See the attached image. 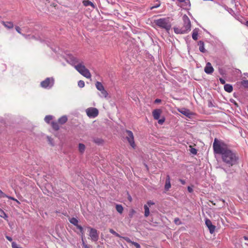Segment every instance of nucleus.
Segmentation results:
<instances>
[{"label": "nucleus", "mask_w": 248, "mask_h": 248, "mask_svg": "<svg viewBox=\"0 0 248 248\" xmlns=\"http://www.w3.org/2000/svg\"><path fill=\"white\" fill-rule=\"evenodd\" d=\"M214 153L220 155L224 164L228 167L235 166L238 163L239 157L237 154L229 148L223 141L215 138L213 144Z\"/></svg>", "instance_id": "f257e3e1"}, {"label": "nucleus", "mask_w": 248, "mask_h": 248, "mask_svg": "<svg viewBox=\"0 0 248 248\" xmlns=\"http://www.w3.org/2000/svg\"><path fill=\"white\" fill-rule=\"evenodd\" d=\"M72 64L74 65L75 68L83 76L87 78L90 79L91 78V74L89 70L86 68L84 62L78 58L72 57L70 58Z\"/></svg>", "instance_id": "f03ea898"}, {"label": "nucleus", "mask_w": 248, "mask_h": 248, "mask_svg": "<svg viewBox=\"0 0 248 248\" xmlns=\"http://www.w3.org/2000/svg\"><path fill=\"white\" fill-rule=\"evenodd\" d=\"M183 26L181 28L174 27V31L177 34H184L191 30V22L188 17L185 15L183 16Z\"/></svg>", "instance_id": "7ed1b4c3"}, {"label": "nucleus", "mask_w": 248, "mask_h": 248, "mask_svg": "<svg viewBox=\"0 0 248 248\" xmlns=\"http://www.w3.org/2000/svg\"><path fill=\"white\" fill-rule=\"evenodd\" d=\"M154 23L159 28L164 29L167 31H169L171 26L169 17L155 20Z\"/></svg>", "instance_id": "20e7f679"}, {"label": "nucleus", "mask_w": 248, "mask_h": 248, "mask_svg": "<svg viewBox=\"0 0 248 248\" xmlns=\"http://www.w3.org/2000/svg\"><path fill=\"white\" fill-rule=\"evenodd\" d=\"M89 235L90 236L92 241L96 242L99 239V233L94 228L88 227Z\"/></svg>", "instance_id": "39448f33"}, {"label": "nucleus", "mask_w": 248, "mask_h": 248, "mask_svg": "<svg viewBox=\"0 0 248 248\" xmlns=\"http://www.w3.org/2000/svg\"><path fill=\"white\" fill-rule=\"evenodd\" d=\"M87 115L89 117L95 118L98 115V110L95 108H89L86 110Z\"/></svg>", "instance_id": "423d86ee"}, {"label": "nucleus", "mask_w": 248, "mask_h": 248, "mask_svg": "<svg viewBox=\"0 0 248 248\" xmlns=\"http://www.w3.org/2000/svg\"><path fill=\"white\" fill-rule=\"evenodd\" d=\"M126 132L127 133L126 139L129 143L130 145L132 146L133 148H135L136 147V144L135 143L134 140V135L133 133L130 130H126Z\"/></svg>", "instance_id": "0eeeda50"}, {"label": "nucleus", "mask_w": 248, "mask_h": 248, "mask_svg": "<svg viewBox=\"0 0 248 248\" xmlns=\"http://www.w3.org/2000/svg\"><path fill=\"white\" fill-rule=\"evenodd\" d=\"M54 80L52 78H47L41 82V86L43 88L51 87L53 85Z\"/></svg>", "instance_id": "6e6552de"}, {"label": "nucleus", "mask_w": 248, "mask_h": 248, "mask_svg": "<svg viewBox=\"0 0 248 248\" xmlns=\"http://www.w3.org/2000/svg\"><path fill=\"white\" fill-rule=\"evenodd\" d=\"M69 220L71 223H72L74 225L76 226L77 227V228L79 230L81 234L82 235H83L84 232H83V228L81 226L79 225L78 224V220L77 218H76L75 217H72V218H70L69 219Z\"/></svg>", "instance_id": "1a4fd4ad"}, {"label": "nucleus", "mask_w": 248, "mask_h": 248, "mask_svg": "<svg viewBox=\"0 0 248 248\" xmlns=\"http://www.w3.org/2000/svg\"><path fill=\"white\" fill-rule=\"evenodd\" d=\"M180 3V6L185 9H188L190 6L189 0H177Z\"/></svg>", "instance_id": "9d476101"}, {"label": "nucleus", "mask_w": 248, "mask_h": 248, "mask_svg": "<svg viewBox=\"0 0 248 248\" xmlns=\"http://www.w3.org/2000/svg\"><path fill=\"white\" fill-rule=\"evenodd\" d=\"M205 224L209 230L210 232L211 233H213L215 230L216 227L213 225L211 221V220L209 219H206L205 220Z\"/></svg>", "instance_id": "9b49d317"}, {"label": "nucleus", "mask_w": 248, "mask_h": 248, "mask_svg": "<svg viewBox=\"0 0 248 248\" xmlns=\"http://www.w3.org/2000/svg\"><path fill=\"white\" fill-rule=\"evenodd\" d=\"M214 68L210 62H208L204 67V72L208 74H211L214 72Z\"/></svg>", "instance_id": "f8f14e48"}, {"label": "nucleus", "mask_w": 248, "mask_h": 248, "mask_svg": "<svg viewBox=\"0 0 248 248\" xmlns=\"http://www.w3.org/2000/svg\"><path fill=\"white\" fill-rule=\"evenodd\" d=\"M162 113V110L160 109H155L153 111L152 114L154 119L158 120Z\"/></svg>", "instance_id": "ddd939ff"}, {"label": "nucleus", "mask_w": 248, "mask_h": 248, "mask_svg": "<svg viewBox=\"0 0 248 248\" xmlns=\"http://www.w3.org/2000/svg\"><path fill=\"white\" fill-rule=\"evenodd\" d=\"M178 111L182 114L188 117H190V116L192 115V113L190 111L186 108L179 109Z\"/></svg>", "instance_id": "4468645a"}, {"label": "nucleus", "mask_w": 248, "mask_h": 248, "mask_svg": "<svg viewBox=\"0 0 248 248\" xmlns=\"http://www.w3.org/2000/svg\"><path fill=\"white\" fill-rule=\"evenodd\" d=\"M171 187V184H170V177L169 175L167 176L166 181H165V189L166 191H168L169 189Z\"/></svg>", "instance_id": "2eb2a0df"}, {"label": "nucleus", "mask_w": 248, "mask_h": 248, "mask_svg": "<svg viewBox=\"0 0 248 248\" xmlns=\"http://www.w3.org/2000/svg\"><path fill=\"white\" fill-rule=\"evenodd\" d=\"M2 24L7 29H11L13 28L14 24L12 22H4L2 21Z\"/></svg>", "instance_id": "dca6fc26"}, {"label": "nucleus", "mask_w": 248, "mask_h": 248, "mask_svg": "<svg viewBox=\"0 0 248 248\" xmlns=\"http://www.w3.org/2000/svg\"><path fill=\"white\" fill-rule=\"evenodd\" d=\"M224 90L228 93H231L233 90V87L232 85L229 84H226L224 86Z\"/></svg>", "instance_id": "f3484780"}, {"label": "nucleus", "mask_w": 248, "mask_h": 248, "mask_svg": "<svg viewBox=\"0 0 248 248\" xmlns=\"http://www.w3.org/2000/svg\"><path fill=\"white\" fill-rule=\"evenodd\" d=\"M82 3H83V5L84 6H91L93 8H95V6L94 5V4L92 2H91V1H90L89 0H84L83 1Z\"/></svg>", "instance_id": "a211bd4d"}, {"label": "nucleus", "mask_w": 248, "mask_h": 248, "mask_svg": "<svg viewBox=\"0 0 248 248\" xmlns=\"http://www.w3.org/2000/svg\"><path fill=\"white\" fill-rule=\"evenodd\" d=\"M198 46H199V50L202 53H205L206 52V50L204 47V43L202 41H200L198 42Z\"/></svg>", "instance_id": "6ab92c4d"}, {"label": "nucleus", "mask_w": 248, "mask_h": 248, "mask_svg": "<svg viewBox=\"0 0 248 248\" xmlns=\"http://www.w3.org/2000/svg\"><path fill=\"white\" fill-rule=\"evenodd\" d=\"M67 121V118L65 116H63L58 120V123L61 124H65Z\"/></svg>", "instance_id": "aec40b11"}, {"label": "nucleus", "mask_w": 248, "mask_h": 248, "mask_svg": "<svg viewBox=\"0 0 248 248\" xmlns=\"http://www.w3.org/2000/svg\"><path fill=\"white\" fill-rule=\"evenodd\" d=\"M95 86L97 89L100 91L101 90H103V89H104L103 84L100 82L99 81H97L96 82Z\"/></svg>", "instance_id": "412c9836"}, {"label": "nucleus", "mask_w": 248, "mask_h": 248, "mask_svg": "<svg viewBox=\"0 0 248 248\" xmlns=\"http://www.w3.org/2000/svg\"><path fill=\"white\" fill-rule=\"evenodd\" d=\"M144 216L145 217H148L150 214L149 208L147 205L145 204L144 205Z\"/></svg>", "instance_id": "4be33fe9"}, {"label": "nucleus", "mask_w": 248, "mask_h": 248, "mask_svg": "<svg viewBox=\"0 0 248 248\" xmlns=\"http://www.w3.org/2000/svg\"><path fill=\"white\" fill-rule=\"evenodd\" d=\"M198 31L197 29H194L193 31L192 34V37L193 40H197L198 39Z\"/></svg>", "instance_id": "5701e85b"}, {"label": "nucleus", "mask_w": 248, "mask_h": 248, "mask_svg": "<svg viewBox=\"0 0 248 248\" xmlns=\"http://www.w3.org/2000/svg\"><path fill=\"white\" fill-rule=\"evenodd\" d=\"M116 209L117 211L121 214L123 213L124 211V208L121 204H117L116 205Z\"/></svg>", "instance_id": "b1692460"}, {"label": "nucleus", "mask_w": 248, "mask_h": 248, "mask_svg": "<svg viewBox=\"0 0 248 248\" xmlns=\"http://www.w3.org/2000/svg\"><path fill=\"white\" fill-rule=\"evenodd\" d=\"M85 150V146L82 143L78 144V150L81 154H83Z\"/></svg>", "instance_id": "393cba45"}, {"label": "nucleus", "mask_w": 248, "mask_h": 248, "mask_svg": "<svg viewBox=\"0 0 248 248\" xmlns=\"http://www.w3.org/2000/svg\"><path fill=\"white\" fill-rule=\"evenodd\" d=\"M51 126H52L53 129L56 131L58 130L60 128V127L59 126L58 123L56 122H52L51 123Z\"/></svg>", "instance_id": "a878e982"}, {"label": "nucleus", "mask_w": 248, "mask_h": 248, "mask_svg": "<svg viewBox=\"0 0 248 248\" xmlns=\"http://www.w3.org/2000/svg\"><path fill=\"white\" fill-rule=\"evenodd\" d=\"M100 92L102 95V96L104 97L105 98L107 97V96H108V93L107 92V91L105 90V88L103 89V90L100 91Z\"/></svg>", "instance_id": "bb28decb"}, {"label": "nucleus", "mask_w": 248, "mask_h": 248, "mask_svg": "<svg viewBox=\"0 0 248 248\" xmlns=\"http://www.w3.org/2000/svg\"><path fill=\"white\" fill-rule=\"evenodd\" d=\"M52 119V116L50 115H47L45 118V121L47 123H49Z\"/></svg>", "instance_id": "cd10ccee"}, {"label": "nucleus", "mask_w": 248, "mask_h": 248, "mask_svg": "<svg viewBox=\"0 0 248 248\" xmlns=\"http://www.w3.org/2000/svg\"><path fill=\"white\" fill-rule=\"evenodd\" d=\"M136 212L135 210L133 209H132L130 210L129 213V217L130 218H132L133 216L136 214Z\"/></svg>", "instance_id": "c85d7f7f"}, {"label": "nucleus", "mask_w": 248, "mask_h": 248, "mask_svg": "<svg viewBox=\"0 0 248 248\" xmlns=\"http://www.w3.org/2000/svg\"><path fill=\"white\" fill-rule=\"evenodd\" d=\"M81 239L82 242V247L83 248H90L89 246H88L87 244H85L84 239H83V235L82 234L81 236Z\"/></svg>", "instance_id": "c756f323"}, {"label": "nucleus", "mask_w": 248, "mask_h": 248, "mask_svg": "<svg viewBox=\"0 0 248 248\" xmlns=\"http://www.w3.org/2000/svg\"><path fill=\"white\" fill-rule=\"evenodd\" d=\"M109 232L115 235L117 237H121L120 235L117 232H116L114 230H113L112 229H109Z\"/></svg>", "instance_id": "7c9ffc66"}, {"label": "nucleus", "mask_w": 248, "mask_h": 248, "mask_svg": "<svg viewBox=\"0 0 248 248\" xmlns=\"http://www.w3.org/2000/svg\"><path fill=\"white\" fill-rule=\"evenodd\" d=\"M78 86L80 88H82V87H84L85 83H84V81H83V80H79L78 82Z\"/></svg>", "instance_id": "2f4dec72"}, {"label": "nucleus", "mask_w": 248, "mask_h": 248, "mask_svg": "<svg viewBox=\"0 0 248 248\" xmlns=\"http://www.w3.org/2000/svg\"><path fill=\"white\" fill-rule=\"evenodd\" d=\"M6 197H7L9 199H11V200H13L14 201H16L17 203L20 204V202H19L17 200H16V199H15V198H14V197H10V196H6Z\"/></svg>", "instance_id": "473e14b6"}, {"label": "nucleus", "mask_w": 248, "mask_h": 248, "mask_svg": "<svg viewBox=\"0 0 248 248\" xmlns=\"http://www.w3.org/2000/svg\"><path fill=\"white\" fill-rule=\"evenodd\" d=\"M122 238L125 240L127 242L129 243L132 244L133 241H132L128 237H122Z\"/></svg>", "instance_id": "72a5a7b5"}, {"label": "nucleus", "mask_w": 248, "mask_h": 248, "mask_svg": "<svg viewBox=\"0 0 248 248\" xmlns=\"http://www.w3.org/2000/svg\"><path fill=\"white\" fill-rule=\"evenodd\" d=\"M190 152L193 155H196L197 153V151L195 148H191L190 149Z\"/></svg>", "instance_id": "f704fd0d"}, {"label": "nucleus", "mask_w": 248, "mask_h": 248, "mask_svg": "<svg viewBox=\"0 0 248 248\" xmlns=\"http://www.w3.org/2000/svg\"><path fill=\"white\" fill-rule=\"evenodd\" d=\"M131 244L134 245L136 248H140V245L137 242H133Z\"/></svg>", "instance_id": "c9c22d12"}, {"label": "nucleus", "mask_w": 248, "mask_h": 248, "mask_svg": "<svg viewBox=\"0 0 248 248\" xmlns=\"http://www.w3.org/2000/svg\"><path fill=\"white\" fill-rule=\"evenodd\" d=\"M154 204H155L154 202H153L152 201H149L147 202L146 205H147L148 207H150L151 205H153Z\"/></svg>", "instance_id": "e433bc0d"}, {"label": "nucleus", "mask_w": 248, "mask_h": 248, "mask_svg": "<svg viewBox=\"0 0 248 248\" xmlns=\"http://www.w3.org/2000/svg\"><path fill=\"white\" fill-rule=\"evenodd\" d=\"M164 122H165V119L164 118L161 119H158V123L160 124H162L164 123Z\"/></svg>", "instance_id": "4c0bfd02"}, {"label": "nucleus", "mask_w": 248, "mask_h": 248, "mask_svg": "<svg viewBox=\"0 0 248 248\" xmlns=\"http://www.w3.org/2000/svg\"><path fill=\"white\" fill-rule=\"evenodd\" d=\"M15 28H16V30L17 31V32L20 34L21 33V29L20 28V27L18 26H16Z\"/></svg>", "instance_id": "58836bf2"}, {"label": "nucleus", "mask_w": 248, "mask_h": 248, "mask_svg": "<svg viewBox=\"0 0 248 248\" xmlns=\"http://www.w3.org/2000/svg\"><path fill=\"white\" fill-rule=\"evenodd\" d=\"M187 190L190 193H192L193 191L192 187L189 186L187 187Z\"/></svg>", "instance_id": "ea45409f"}, {"label": "nucleus", "mask_w": 248, "mask_h": 248, "mask_svg": "<svg viewBox=\"0 0 248 248\" xmlns=\"http://www.w3.org/2000/svg\"><path fill=\"white\" fill-rule=\"evenodd\" d=\"M219 81H220V82L222 84H225V80L222 78H219Z\"/></svg>", "instance_id": "a19ab883"}, {"label": "nucleus", "mask_w": 248, "mask_h": 248, "mask_svg": "<svg viewBox=\"0 0 248 248\" xmlns=\"http://www.w3.org/2000/svg\"><path fill=\"white\" fill-rule=\"evenodd\" d=\"M0 197H5V194L0 189Z\"/></svg>", "instance_id": "79ce46f5"}, {"label": "nucleus", "mask_w": 248, "mask_h": 248, "mask_svg": "<svg viewBox=\"0 0 248 248\" xmlns=\"http://www.w3.org/2000/svg\"><path fill=\"white\" fill-rule=\"evenodd\" d=\"M161 102V100L160 99H156L155 100V103H160Z\"/></svg>", "instance_id": "37998d69"}, {"label": "nucleus", "mask_w": 248, "mask_h": 248, "mask_svg": "<svg viewBox=\"0 0 248 248\" xmlns=\"http://www.w3.org/2000/svg\"><path fill=\"white\" fill-rule=\"evenodd\" d=\"M0 217L4 218L7 217V215L4 212H3V216H0Z\"/></svg>", "instance_id": "c03bdc74"}, {"label": "nucleus", "mask_w": 248, "mask_h": 248, "mask_svg": "<svg viewBox=\"0 0 248 248\" xmlns=\"http://www.w3.org/2000/svg\"><path fill=\"white\" fill-rule=\"evenodd\" d=\"M6 239L9 240V241H12V237H10V236H6Z\"/></svg>", "instance_id": "a18cd8bd"}, {"label": "nucleus", "mask_w": 248, "mask_h": 248, "mask_svg": "<svg viewBox=\"0 0 248 248\" xmlns=\"http://www.w3.org/2000/svg\"><path fill=\"white\" fill-rule=\"evenodd\" d=\"M179 181L182 185H185L186 184V182L184 180L180 179Z\"/></svg>", "instance_id": "49530a36"}, {"label": "nucleus", "mask_w": 248, "mask_h": 248, "mask_svg": "<svg viewBox=\"0 0 248 248\" xmlns=\"http://www.w3.org/2000/svg\"><path fill=\"white\" fill-rule=\"evenodd\" d=\"M159 6V5H157L156 6H153L151 8V9H153L154 8H157Z\"/></svg>", "instance_id": "de8ad7c7"}, {"label": "nucleus", "mask_w": 248, "mask_h": 248, "mask_svg": "<svg viewBox=\"0 0 248 248\" xmlns=\"http://www.w3.org/2000/svg\"><path fill=\"white\" fill-rule=\"evenodd\" d=\"M243 82H244V83H248V80H244V81H243Z\"/></svg>", "instance_id": "09e8293b"}, {"label": "nucleus", "mask_w": 248, "mask_h": 248, "mask_svg": "<svg viewBox=\"0 0 248 248\" xmlns=\"http://www.w3.org/2000/svg\"><path fill=\"white\" fill-rule=\"evenodd\" d=\"M244 238L245 240H248V237H247V236H244Z\"/></svg>", "instance_id": "8fccbe9b"}, {"label": "nucleus", "mask_w": 248, "mask_h": 248, "mask_svg": "<svg viewBox=\"0 0 248 248\" xmlns=\"http://www.w3.org/2000/svg\"><path fill=\"white\" fill-rule=\"evenodd\" d=\"M213 205H215L216 204L215 203L213 202V201H210Z\"/></svg>", "instance_id": "3c124183"}, {"label": "nucleus", "mask_w": 248, "mask_h": 248, "mask_svg": "<svg viewBox=\"0 0 248 248\" xmlns=\"http://www.w3.org/2000/svg\"><path fill=\"white\" fill-rule=\"evenodd\" d=\"M246 25L248 27V21L246 22Z\"/></svg>", "instance_id": "603ef678"}, {"label": "nucleus", "mask_w": 248, "mask_h": 248, "mask_svg": "<svg viewBox=\"0 0 248 248\" xmlns=\"http://www.w3.org/2000/svg\"><path fill=\"white\" fill-rule=\"evenodd\" d=\"M129 200H130V201H131L132 198H131V197H130L129 198Z\"/></svg>", "instance_id": "864d4df0"}, {"label": "nucleus", "mask_w": 248, "mask_h": 248, "mask_svg": "<svg viewBox=\"0 0 248 248\" xmlns=\"http://www.w3.org/2000/svg\"><path fill=\"white\" fill-rule=\"evenodd\" d=\"M178 219H175V221H178Z\"/></svg>", "instance_id": "5fc2aeb1"}, {"label": "nucleus", "mask_w": 248, "mask_h": 248, "mask_svg": "<svg viewBox=\"0 0 248 248\" xmlns=\"http://www.w3.org/2000/svg\"><path fill=\"white\" fill-rule=\"evenodd\" d=\"M178 219H175V221H178Z\"/></svg>", "instance_id": "6e6d98bb"}, {"label": "nucleus", "mask_w": 248, "mask_h": 248, "mask_svg": "<svg viewBox=\"0 0 248 248\" xmlns=\"http://www.w3.org/2000/svg\"><path fill=\"white\" fill-rule=\"evenodd\" d=\"M1 210L0 209V211H1Z\"/></svg>", "instance_id": "4d7b16f0"}]
</instances>
